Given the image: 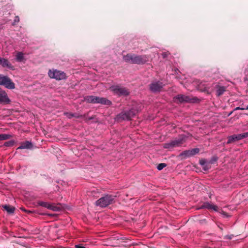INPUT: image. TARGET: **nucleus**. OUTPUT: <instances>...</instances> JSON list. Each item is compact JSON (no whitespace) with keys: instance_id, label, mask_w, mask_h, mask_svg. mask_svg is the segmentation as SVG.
I'll use <instances>...</instances> for the list:
<instances>
[{"instance_id":"nucleus-1","label":"nucleus","mask_w":248,"mask_h":248,"mask_svg":"<svg viewBox=\"0 0 248 248\" xmlns=\"http://www.w3.org/2000/svg\"><path fill=\"white\" fill-rule=\"evenodd\" d=\"M123 60L132 64H144L149 61V56L146 55H137L128 54L123 56Z\"/></svg>"},{"instance_id":"nucleus-2","label":"nucleus","mask_w":248,"mask_h":248,"mask_svg":"<svg viewBox=\"0 0 248 248\" xmlns=\"http://www.w3.org/2000/svg\"><path fill=\"white\" fill-rule=\"evenodd\" d=\"M138 111V109L134 108L128 111H123L116 116L115 120L117 122L129 121L136 114Z\"/></svg>"},{"instance_id":"nucleus-3","label":"nucleus","mask_w":248,"mask_h":248,"mask_svg":"<svg viewBox=\"0 0 248 248\" xmlns=\"http://www.w3.org/2000/svg\"><path fill=\"white\" fill-rule=\"evenodd\" d=\"M115 197L112 195L106 194L96 201L95 205L102 208L106 207L114 202Z\"/></svg>"},{"instance_id":"nucleus-4","label":"nucleus","mask_w":248,"mask_h":248,"mask_svg":"<svg viewBox=\"0 0 248 248\" xmlns=\"http://www.w3.org/2000/svg\"><path fill=\"white\" fill-rule=\"evenodd\" d=\"M84 101L89 103H100L103 105H107L110 106L111 105V102L104 97H99L93 95L86 96L84 98Z\"/></svg>"},{"instance_id":"nucleus-5","label":"nucleus","mask_w":248,"mask_h":248,"mask_svg":"<svg viewBox=\"0 0 248 248\" xmlns=\"http://www.w3.org/2000/svg\"><path fill=\"white\" fill-rule=\"evenodd\" d=\"M109 90L118 96H127L129 94V92L125 87L118 85H112L109 87Z\"/></svg>"},{"instance_id":"nucleus-6","label":"nucleus","mask_w":248,"mask_h":248,"mask_svg":"<svg viewBox=\"0 0 248 248\" xmlns=\"http://www.w3.org/2000/svg\"><path fill=\"white\" fill-rule=\"evenodd\" d=\"M173 101L175 102L179 103H196L199 101V99L196 98H190L189 96L183 94H179L175 96L173 99Z\"/></svg>"},{"instance_id":"nucleus-7","label":"nucleus","mask_w":248,"mask_h":248,"mask_svg":"<svg viewBox=\"0 0 248 248\" xmlns=\"http://www.w3.org/2000/svg\"><path fill=\"white\" fill-rule=\"evenodd\" d=\"M48 75L51 78H54L57 80L65 79L66 78V74L64 72L56 69L49 70Z\"/></svg>"},{"instance_id":"nucleus-8","label":"nucleus","mask_w":248,"mask_h":248,"mask_svg":"<svg viewBox=\"0 0 248 248\" xmlns=\"http://www.w3.org/2000/svg\"><path fill=\"white\" fill-rule=\"evenodd\" d=\"M0 85L4 86L9 89L15 88V83L7 76L0 75Z\"/></svg>"},{"instance_id":"nucleus-9","label":"nucleus","mask_w":248,"mask_h":248,"mask_svg":"<svg viewBox=\"0 0 248 248\" xmlns=\"http://www.w3.org/2000/svg\"><path fill=\"white\" fill-rule=\"evenodd\" d=\"M184 143L183 139H180L170 141V142L165 143L163 147L165 149H171L175 147L179 146Z\"/></svg>"},{"instance_id":"nucleus-10","label":"nucleus","mask_w":248,"mask_h":248,"mask_svg":"<svg viewBox=\"0 0 248 248\" xmlns=\"http://www.w3.org/2000/svg\"><path fill=\"white\" fill-rule=\"evenodd\" d=\"M163 85L162 82L160 81L153 82L150 85V90L154 93L159 92L163 88Z\"/></svg>"},{"instance_id":"nucleus-11","label":"nucleus","mask_w":248,"mask_h":248,"mask_svg":"<svg viewBox=\"0 0 248 248\" xmlns=\"http://www.w3.org/2000/svg\"><path fill=\"white\" fill-rule=\"evenodd\" d=\"M0 65L2 67L7 68L10 70H15V67L6 59L0 57Z\"/></svg>"},{"instance_id":"nucleus-12","label":"nucleus","mask_w":248,"mask_h":248,"mask_svg":"<svg viewBox=\"0 0 248 248\" xmlns=\"http://www.w3.org/2000/svg\"><path fill=\"white\" fill-rule=\"evenodd\" d=\"M10 102V100L8 98L6 92L0 89V103L7 104Z\"/></svg>"},{"instance_id":"nucleus-13","label":"nucleus","mask_w":248,"mask_h":248,"mask_svg":"<svg viewBox=\"0 0 248 248\" xmlns=\"http://www.w3.org/2000/svg\"><path fill=\"white\" fill-rule=\"evenodd\" d=\"M206 208L208 209H212L214 211H217V207L215 205H213L211 204L210 202H204L202 205L201 206H199L197 209H201Z\"/></svg>"},{"instance_id":"nucleus-14","label":"nucleus","mask_w":248,"mask_h":248,"mask_svg":"<svg viewBox=\"0 0 248 248\" xmlns=\"http://www.w3.org/2000/svg\"><path fill=\"white\" fill-rule=\"evenodd\" d=\"M200 164L202 166L204 170H208L210 168V163L205 159H201L199 161Z\"/></svg>"},{"instance_id":"nucleus-15","label":"nucleus","mask_w":248,"mask_h":248,"mask_svg":"<svg viewBox=\"0 0 248 248\" xmlns=\"http://www.w3.org/2000/svg\"><path fill=\"white\" fill-rule=\"evenodd\" d=\"M32 147V144L31 141H26L22 142L17 149H31Z\"/></svg>"},{"instance_id":"nucleus-16","label":"nucleus","mask_w":248,"mask_h":248,"mask_svg":"<svg viewBox=\"0 0 248 248\" xmlns=\"http://www.w3.org/2000/svg\"><path fill=\"white\" fill-rule=\"evenodd\" d=\"M2 208L4 209L9 214H13L15 212L16 209L15 207L6 204L2 205Z\"/></svg>"},{"instance_id":"nucleus-17","label":"nucleus","mask_w":248,"mask_h":248,"mask_svg":"<svg viewBox=\"0 0 248 248\" xmlns=\"http://www.w3.org/2000/svg\"><path fill=\"white\" fill-rule=\"evenodd\" d=\"M248 137V132L237 135H233V141L242 140L245 138Z\"/></svg>"},{"instance_id":"nucleus-18","label":"nucleus","mask_w":248,"mask_h":248,"mask_svg":"<svg viewBox=\"0 0 248 248\" xmlns=\"http://www.w3.org/2000/svg\"><path fill=\"white\" fill-rule=\"evenodd\" d=\"M16 60L18 62H22L25 60L24 53L22 52H18L16 55Z\"/></svg>"},{"instance_id":"nucleus-19","label":"nucleus","mask_w":248,"mask_h":248,"mask_svg":"<svg viewBox=\"0 0 248 248\" xmlns=\"http://www.w3.org/2000/svg\"><path fill=\"white\" fill-rule=\"evenodd\" d=\"M64 115H66L68 118H71L72 117L79 118L83 117L82 115H80L78 113H72L68 112L64 113Z\"/></svg>"},{"instance_id":"nucleus-20","label":"nucleus","mask_w":248,"mask_h":248,"mask_svg":"<svg viewBox=\"0 0 248 248\" xmlns=\"http://www.w3.org/2000/svg\"><path fill=\"white\" fill-rule=\"evenodd\" d=\"M48 209L53 211H59L61 210V207L56 205L54 203H49Z\"/></svg>"},{"instance_id":"nucleus-21","label":"nucleus","mask_w":248,"mask_h":248,"mask_svg":"<svg viewBox=\"0 0 248 248\" xmlns=\"http://www.w3.org/2000/svg\"><path fill=\"white\" fill-rule=\"evenodd\" d=\"M38 205L40 206H42L43 207H45L47 209H48L49 202H43V201H38L37 202Z\"/></svg>"},{"instance_id":"nucleus-22","label":"nucleus","mask_w":248,"mask_h":248,"mask_svg":"<svg viewBox=\"0 0 248 248\" xmlns=\"http://www.w3.org/2000/svg\"><path fill=\"white\" fill-rule=\"evenodd\" d=\"M225 91V89L224 87H219L217 90V95L220 96V95L222 94Z\"/></svg>"},{"instance_id":"nucleus-23","label":"nucleus","mask_w":248,"mask_h":248,"mask_svg":"<svg viewBox=\"0 0 248 248\" xmlns=\"http://www.w3.org/2000/svg\"><path fill=\"white\" fill-rule=\"evenodd\" d=\"M11 136L9 134H0V140H6L11 138Z\"/></svg>"},{"instance_id":"nucleus-24","label":"nucleus","mask_w":248,"mask_h":248,"mask_svg":"<svg viewBox=\"0 0 248 248\" xmlns=\"http://www.w3.org/2000/svg\"><path fill=\"white\" fill-rule=\"evenodd\" d=\"M180 155L181 156H183L185 158L188 157L190 156H191V155L190 154L189 151L188 150H186L184 152H183Z\"/></svg>"},{"instance_id":"nucleus-25","label":"nucleus","mask_w":248,"mask_h":248,"mask_svg":"<svg viewBox=\"0 0 248 248\" xmlns=\"http://www.w3.org/2000/svg\"><path fill=\"white\" fill-rule=\"evenodd\" d=\"M190 152V154L191 156H193L199 152V149L197 148H195L194 149H192L191 150H188Z\"/></svg>"},{"instance_id":"nucleus-26","label":"nucleus","mask_w":248,"mask_h":248,"mask_svg":"<svg viewBox=\"0 0 248 248\" xmlns=\"http://www.w3.org/2000/svg\"><path fill=\"white\" fill-rule=\"evenodd\" d=\"M14 144V140H10L5 142L4 143V145L6 147H11Z\"/></svg>"},{"instance_id":"nucleus-27","label":"nucleus","mask_w":248,"mask_h":248,"mask_svg":"<svg viewBox=\"0 0 248 248\" xmlns=\"http://www.w3.org/2000/svg\"><path fill=\"white\" fill-rule=\"evenodd\" d=\"M166 166V164L165 163H160L157 166L158 170H160Z\"/></svg>"},{"instance_id":"nucleus-28","label":"nucleus","mask_w":248,"mask_h":248,"mask_svg":"<svg viewBox=\"0 0 248 248\" xmlns=\"http://www.w3.org/2000/svg\"><path fill=\"white\" fill-rule=\"evenodd\" d=\"M170 54V53L169 52H164L162 53V56L163 58H167L168 55Z\"/></svg>"},{"instance_id":"nucleus-29","label":"nucleus","mask_w":248,"mask_h":248,"mask_svg":"<svg viewBox=\"0 0 248 248\" xmlns=\"http://www.w3.org/2000/svg\"><path fill=\"white\" fill-rule=\"evenodd\" d=\"M19 17L18 16H16L14 19V23L13 24H15L16 23H17L19 22Z\"/></svg>"},{"instance_id":"nucleus-30","label":"nucleus","mask_w":248,"mask_h":248,"mask_svg":"<svg viewBox=\"0 0 248 248\" xmlns=\"http://www.w3.org/2000/svg\"><path fill=\"white\" fill-rule=\"evenodd\" d=\"M76 248H86L84 246H82V244H78L75 245Z\"/></svg>"},{"instance_id":"nucleus-31","label":"nucleus","mask_w":248,"mask_h":248,"mask_svg":"<svg viewBox=\"0 0 248 248\" xmlns=\"http://www.w3.org/2000/svg\"><path fill=\"white\" fill-rule=\"evenodd\" d=\"M232 141V136H230L229 137L228 143H230Z\"/></svg>"},{"instance_id":"nucleus-32","label":"nucleus","mask_w":248,"mask_h":248,"mask_svg":"<svg viewBox=\"0 0 248 248\" xmlns=\"http://www.w3.org/2000/svg\"><path fill=\"white\" fill-rule=\"evenodd\" d=\"M21 209L22 211H24L25 212H27V213H31V211H28V210H26V209H25L24 208H23V207H21Z\"/></svg>"},{"instance_id":"nucleus-33","label":"nucleus","mask_w":248,"mask_h":248,"mask_svg":"<svg viewBox=\"0 0 248 248\" xmlns=\"http://www.w3.org/2000/svg\"><path fill=\"white\" fill-rule=\"evenodd\" d=\"M244 109L245 108H240V107H237L233 109V110H238V109Z\"/></svg>"},{"instance_id":"nucleus-34","label":"nucleus","mask_w":248,"mask_h":248,"mask_svg":"<svg viewBox=\"0 0 248 248\" xmlns=\"http://www.w3.org/2000/svg\"><path fill=\"white\" fill-rule=\"evenodd\" d=\"M232 113V111H231L229 113V114H231Z\"/></svg>"},{"instance_id":"nucleus-35","label":"nucleus","mask_w":248,"mask_h":248,"mask_svg":"<svg viewBox=\"0 0 248 248\" xmlns=\"http://www.w3.org/2000/svg\"><path fill=\"white\" fill-rule=\"evenodd\" d=\"M246 109H248V106L247 107V108H246Z\"/></svg>"},{"instance_id":"nucleus-36","label":"nucleus","mask_w":248,"mask_h":248,"mask_svg":"<svg viewBox=\"0 0 248 248\" xmlns=\"http://www.w3.org/2000/svg\"><path fill=\"white\" fill-rule=\"evenodd\" d=\"M49 216H52V214H49Z\"/></svg>"}]
</instances>
